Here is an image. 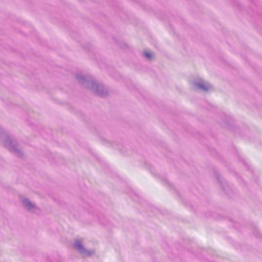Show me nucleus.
Segmentation results:
<instances>
[{"label": "nucleus", "mask_w": 262, "mask_h": 262, "mask_svg": "<svg viewBox=\"0 0 262 262\" xmlns=\"http://www.w3.org/2000/svg\"><path fill=\"white\" fill-rule=\"evenodd\" d=\"M144 55L148 59H151V58L152 57V56L151 53L149 51L145 52L144 53Z\"/></svg>", "instance_id": "1"}, {"label": "nucleus", "mask_w": 262, "mask_h": 262, "mask_svg": "<svg viewBox=\"0 0 262 262\" xmlns=\"http://www.w3.org/2000/svg\"><path fill=\"white\" fill-rule=\"evenodd\" d=\"M75 247L78 250H81L82 249V246L81 245L80 243L78 241L76 242L75 244Z\"/></svg>", "instance_id": "2"}, {"label": "nucleus", "mask_w": 262, "mask_h": 262, "mask_svg": "<svg viewBox=\"0 0 262 262\" xmlns=\"http://www.w3.org/2000/svg\"><path fill=\"white\" fill-rule=\"evenodd\" d=\"M200 88H202L203 90H206L207 89L205 87H204V86H202L201 85H200Z\"/></svg>", "instance_id": "3"}]
</instances>
